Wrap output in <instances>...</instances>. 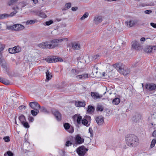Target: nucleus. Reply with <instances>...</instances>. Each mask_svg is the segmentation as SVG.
Here are the masks:
<instances>
[{"label":"nucleus","mask_w":156,"mask_h":156,"mask_svg":"<svg viewBox=\"0 0 156 156\" xmlns=\"http://www.w3.org/2000/svg\"><path fill=\"white\" fill-rule=\"evenodd\" d=\"M126 144L131 147H135L139 144V141L137 137L134 135H130L126 139Z\"/></svg>","instance_id":"nucleus-1"},{"label":"nucleus","mask_w":156,"mask_h":156,"mask_svg":"<svg viewBox=\"0 0 156 156\" xmlns=\"http://www.w3.org/2000/svg\"><path fill=\"white\" fill-rule=\"evenodd\" d=\"M25 27L20 24H16L12 25H7L6 29L9 30L20 31L23 30Z\"/></svg>","instance_id":"nucleus-2"},{"label":"nucleus","mask_w":156,"mask_h":156,"mask_svg":"<svg viewBox=\"0 0 156 156\" xmlns=\"http://www.w3.org/2000/svg\"><path fill=\"white\" fill-rule=\"evenodd\" d=\"M68 39L67 38H64L60 39H55L51 41V44H49L50 48H53L58 45V43H61L63 41H67Z\"/></svg>","instance_id":"nucleus-3"},{"label":"nucleus","mask_w":156,"mask_h":156,"mask_svg":"<svg viewBox=\"0 0 156 156\" xmlns=\"http://www.w3.org/2000/svg\"><path fill=\"white\" fill-rule=\"evenodd\" d=\"M113 66L115 68L119 73L122 74L124 75H126L129 73V71L127 70L124 69H122L119 63H116L113 65Z\"/></svg>","instance_id":"nucleus-4"},{"label":"nucleus","mask_w":156,"mask_h":156,"mask_svg":"<svg viewBox=\"0 0 156 156\" xmlns=\"http://www.w3.org/2000/svg\"><path fill=\"white\" fill-rule=\"evenodd\" d=\"M88 149L85 147L82 146L76 149V152L80 156H84Z\"/></svg>","instance_id":"nucleus-5"},{"label":"nucleus","mask_w":156,"mask_h":156,"mask_svg":"<svg viewBox=\"0 0 156 156\" xmlns=\"http://www.w3.org/2000/svg\"><path fill=\"white\" fill-rule=\"evenodd\" d=\"M91 117L89 116H85L82 121V123L87 127L89 126L90 123Z\"/></svg>","instance_id":"nucleus-6"},{"label":"nucleus","mask_w":156,"mask_h":156,"mask_svg":"<svg viewBox=\"0 0 156 156\" xmlns=\"http://www.w3.org/2000/svg\"><path fill=\"white\" fill-rule=\"evenodd\" d=\"M44 60L46 61V62H62L63 60L62 59H60L58 58H56L55 56H52L51 57H49L47 58H45Z\"/></svg>","instance_id":"nucleus-7"},{"label":"nucleus","mask_w":156,"mask_h":156,"mask_svg":"<svg viewBox=\"0 0 156 156\" xmlns=\"http://www.w3.org/2000/svg\"><path fill=\"white\" fill-rule=\"evenodd\" d=\"M145 88L147 90L153 91L156 89V85L155 84L152 83H147L146 84Z\"/></svg>","instance_id":"nucleus-8"},{"label":"nucleus","mask_w":156,"mask_h":156,"mask_svg":"<svg viewBox=\"0 0 156 156\" xmlns=\"http://www.w3.org/2000/svg\"><path fill=\"white\" fill-rule=\"evenodd\" d=\"M0 66H2L4 70L7 71V65L4 59L2 58V54L0 52Z\"/></svg>","instance_id":"nucleus-9"},{"label":"nucleus","mask_w":156,"mask_h":156,"mask_svg":"<svg viewBox=\"0 0 156 156\" xmlns=\"http://www.w3.org/2000/svg\"><path fill=\"white\" fill-rule=\"evenodd\" d=\"M132 47L136 50H139L142 49V46L140 43L136 40L132 43Z\"/></svg>","instance_id":"nucleus-10"},{"label":"nucleus","mask_w":156,"mask_h":156,"mask_svg":"<svg viewBox=\"0 0 156 156\" xmlns=\"http://www.w3.org/2000/svg\"><path fill=\"white\" fill-rule=\"evenodd\" d=\"M63 126L65 129L69 133H72L74 132L73 128L69 123H66L64 124Z\"/></svg>","instance_id":"nucleus-11"},{"label":"nucleus","mask_w":156,"mask_h":156,"mask_svg":"<svg viewBox=\"0 0 156 156\" xmlns=\"http://www.w3.org/2000/svg\"><path fill=\"white\" fill-rule=\"evenodd\" d=\"M156 49V46H147L144 49V51L145 52L147 53H150L155 51Z\"/></svg>","instance_id":"nucleus-12"},{"label":"nucleus","mask_w":156,"mask_h":156,"mask_svg":"<svg viewBox=\"0 0 156 156\" xmlns=\"http://www.w3.org/2000/svg\"><path fill=\"white\" fill-rule=\"evenodd\" d=\"M30 106L33 109H38L41 108L40 105L37 102H32L29 103Z\"/></svg>","instance_id":"nucleus-13"},{"label":"nucleus","mask_w":156,"mask_h":156,"mask_svg":"<svg viewBox=\"0 0 156 156\" xmlns=\"http://www.w3.org/2000/svg\"><path fill=\"white\" fill-rule=\"evenodd\" d=\"M103 20L102 16L99 15L95 16L94 19V23L96 24H98L101 23Z\"/></svg>","instance_id":"nucleus-14"},{"label":"nucleus","mask_w":156,"mask_h":156,"mask_svg":"<svg viewBox=\"0 0 156 156\" xmlns=\"http://www.w3.org/2000/svg\"><path fill=\"white\" fill-rule=\"evenodd\" d=\"M76 143L78 144H81L83 143L84 139L82 138L79 135H76L75 138Z\"/></svg>","instance_id":"nucleus-15"},{"label":"nucleus","mask_w":156,"mask_h":156,"mask_svg":"<svg viewBox=\"0 0 156 156\" xmlns=\"http://www.w3.org/2000/svg\"><path fill=\"white\" fill-rule=\"evenodd\" d=\"M90 94L92 98L94 100L103 97L102 95H100L97 92H91Z\"/></svg>","instance_id":"nucleus-16"},{"label":"nucleus","mask_w":156,"mask_h":156,"mask_svg":"<svg viewBox=\"0 0 156 156\" xmlns=\"http://www.w3.org/2000/svg\"><path fill=\"white\" fill-rule=\"evenodd\" d=\"M38 46L40 48H42L50 49L49 44L48 42H42L41 43L39 44L38 45Z\"/></svg>","instance_id":"nucleus-17"},{"label":"nucleus","mask_w":156,"mask_h":156,"mask_svg":"<svg viewBox=\"0 0 156 156\" xmlns=\"http://www.w3.org/2000/svg\"><path fill=\"white\" fill-rule=\"evenodd\" d=\"M20 51V48L18 47H14L12 48H10L9 49V52L11 54H14L19 52Z\"/></svg>","instance_id":"nucleus-18"},{"label":"nucleus","mask_w":156,"mask_h":156,"mask_svg":"<svg viewBox=\"0 0 156 156\" xmlns=\"http://www.w3.org/2000/svg\"><path fill=\"white\" fill-rule=\"evenodd\" d=\"M136 20H130L129 21H126L125 22L126 25L128 26L129 27H131L134 26L137 23Z\"/></svg>","instance_id":"nucleus-19"},{"label":"nucleus","mask_w":156,"mask_h":156,"mask_svg":"<svg viewBox=\"0 0 156 156\" xmlns=\"http://www.w3.org/2000/svg\"><path fill=\"white\" fill-rule=\"evenodd\" d=\"M75 106L76 107H84L86 105V102L84 101H76L75 103Z\"/></svg>","instance_id":"nucleus-20"},{"label":"nucleus","mask_w":156,"mask_h":156,"mask_svg":"<svg viewBox=\"0 0 156 156\" xmlns=\"http://www.w3.org/2000/svg\"><path fill=\"white\" fill-rule=\"evenodd\" d=\"M96 120L98 125H102L104 122L103 118L101 116L96 117Z\"/></svg>","instance_id":"nucleus-21"},{"label":"nucleus","mask_w":156,"mask_h":156,"mask_svg":"<svg viewBox=\"0 0 156 156\" xmlns=\"http://www.w3.org/2000/svg\"><path fill=\"white\" fill-rule=\"evenodd\" d=\"M54 115L58 121H60L62 119L61 114L58 111L56 110L54 112Z\"/></svg>","instance_id":"nucleus-22"},{"label":"nucleus","mask_w":156,"mask_h":156,"mask_svg":"<svg viewBox=\"0 0 156 156\" xmlns=\"http://www.w3.org/2000/svg\"><path fill=\"white\" fill-rule=\"evenodd\" d=\"M73 49L74 50H78L80 49V45L79 44L74 42L71 44Z\"/></svg>","instance_id":"nucleus-23"},{"label":"nucleus","mask_w":156,"mask_h":156,"mask_svg":"<svg viewBox=\"0 0 156 156\" xmlns=\"http://www.w3.org/2000/svg\"><path fill=\"white\" fill-rule=\"evenodd\" d=\"M100 56L98 55H90L88 57V58L90 61L97 60L99 59L100 58Z\"/></svg>","instance_id":"nucleus-24"},{"label":"nucleus","mask_w":156,"mask_h":156,"mask_svg":"<svg viewBox=\"0 0 156 156\" xmlns=\"http://www.w3.org/2000/svg\"><path fill=\"white\" fill-rule=\"evenodd\" d=\"M73 117L74 119H76V121L78 124H80L81 122H82V117L81 116L77 115H75Z\"/></svg>","instance_id":"nucleus-25"},{"label":"nucleus","mask_w":156,"mask_h":156,"mask_svg":"<svg viewBox=\"0 0 156 156\" xmlns=\"http://www.w3.org/2000/svg\"><path fill=\"white\" fill-rule=\"evenodd\" d=\"M46 79L45 80L46 81H48L49 80H51L52 77V75L51 73L49 72L48 70H47L46 72Z\"/></svg>","instance_id":"nucleus-26"},{"label":"nucleus","mask_w":156,"mask_h":156,"mask_svg":"<svg viewBox=\"0 0 156 156\" xmlns=\"http://www.w3.org/2000/svg\"><path fill=\"white\" fill-rule=\"evenodd\" d=\"M88 77V75L87 74L78 75L76 76V78L77 79H84Z\"/></svg>","instance_id":"nucleus-27"},{"label":"nucleus","mask_w":156,"mask_h":156,"mask_svg":"<svg viewBox=\"0 0 156 156\" xmlns=\"http://www.w3.org/2000/svg\"><path fill=\"white\" fill-rule=\"evenodd\" d=\"M39 112L38 109H34L31 111V114L34 116H36Z\"/></svg>","instance_id":"nucleus-28"},{"label":"nucleus","mask_w":156,"mask_h":156,"mask_svg":"<svg viewBox=\"0 0 156 156\" xmlns=\"http://www.w3.org/2000/svg\"><path fill=\"white\" fill-rule=\"evenodd\" d=\"M152 123H151V124L152 125H155L156 124V114H154L152 116Z\"/></svg>","instance_id":"nucleus-29"},{"label":"nucleus","mask_w":156,"mask_h":156,"mask_svg":"<svg viewBox=\"0 0 156 156\" xmlns=\"http://www.w3.org/2000/svg\"><path fill=\"white\" fill-rule=\"evenodd\" d=\"M120 101V99L119 98H115L113 99L112 101V103L115 105H117L119 104Z\"/></svg>","instance_id":"nucleus-30"},{"label":"nucleus","mask_w":156,"mask_h":156,"mask_svg":"<svg viewBox=\"0 0 156 156\" xmlns=\"http://www.w3.org/2000/svg\"><path fill=\"white\" fill-rule=\"evenodd\" d=\"M94 108L91 105H89L87 109V111L88 113H91L94 111Z\"/></svg>","instance_id":"nucleus-31"},{"label":"nucleus","mask_w":156,"mask_h":156,"mask_svg":"<svg viewBox=\"0 0 156 156\" xmlns=\"http://www.w3.org/2000/svg\"><path fill=\"white\" fill-rule=\"evenodd\" d=\"M18 0H9L7 4L9 6H11L15 4Z\"/></svg>","instance_id":"nucleus-32"},{"label":"nucleus","mask_w":156,"mask_h":156,"mask_svg":"<svg viewBox=\"0 0 156 156\" xmlns=\"http://www.w3.org/2000/svg\"><path fill=\"white\" fill-rule=\"evenodd\" d=\"M71 72L72 75L73 76H74L78 74L79 73V71L78 70H76L75 69H73L71 70Z\"/></svg>","instance_id":"nucleus-33"},{"label":"nucleus","mask_w":156,"mask_h":156,"mask_svg":"<svg viewBox=\"0 0 156 156\" xmlns=\"http://www.w3.org/2000/svg\"><path fill=\"white\" fill-rule=\"evenodd\" d=\"M16 9H18V8L17 6H16ZM12 9L13 10H14V11L10 13V14L9 15V16H14L15 14H16V13L17 12V11L15 10L16 7H13Z\"/></svg>","instance_id":"nucleus-34"},{"label":"nucleus","mask_w":156,"mask_h":156,"mask_svg":"<svg viewBox=\"0 0 156 156\" xmlns=\"http://www.w3.org/2000/svg\"><path fill=\"white\" fill-rule=\"evenodd\" d=\"M71 6V4L70 3H67L66 4L65 7L64 9H63L62 10H66L68 9H69Z\"/></svg>","instance_id":"nucleus-35"},{"label":"nucleus","mask_w":156,"mask_h":156,"mask_svg":"<svg viewBox=\"0 0 156 156\" xmlns=\"http://www.w3.org/2000/svg\"><path fill=\"white\" fill-rule=\"evenodd\" d=\"M156 143V139H154L152 140L151 142V148L153 147L154 146V145Z\"/></svg>","instance_id":"nucleus-36"},{"label":"nucleus","mask_w":156,"mask_h":156,"mask_svg":"<svg viewBox=\"0 0 156 156\" xmlns=\"http://www.w3.org/2000/svg\"><path fill=\"white\" fill-rule=\"evenodd\" d=\"M35 21L34 20H28L26 22V24L27 25L32 24H34Z\"/></svg>","instance_id":"nucleus-37"},{"label":"nucleus","mask_w":156,"mask_h":156,"mask_svg":"<svg viewBox=\"0 0 156 156\" xmlns=\"http://www.w3.org/2000/svg\"><path fill=\"white\" fill-rule=\"evenodd\" d=\"M41 112H44L46 113H49L47 109L45 107H42L41 108Z\"/></svg>","instance_id":"nucleus-38"},{"label":"nucleus","mask_w":156,"mask_h":156,"mask_svg":"<svg viewBox=\"0 0 156 156\" xmlns=\"http://www.w3.org/2000/svg\"><path fill=\"white\" fill-rule=\"evenodd\" d=\"M104 108L102 106L98 105L97 108V110L98 111H102L103 110Z\"/></svg>","instance_id":"nucleus-39"},{"label":"nucleus","mask_w":156,"mask_h":156,"mask_svg":"<svg viewBox=\"0 0 156 156\" xmlns=\"http://www.w3.org/2000/svg\"><path fill=\"white\" fill-rule=\"evenodd\" d=\"M2 83L6 85H8L10 84V82L9 80L5 79H3Z\"/></svg>","instance_id":"nucleus-40"},{"label":"nucleus","mask_w":156,"mask_h":156,"mask_svg":"<svg viewBox=\"0 0 156 156\" xmlns=\"http://www.w3.org/2000/svg\"><path fill=\"white\" fill-rule=\"evenodd\" d=\"M88 16V14L87 13H85L83 14V16L80 18V20H82L84 19L87 18Z\"/></svg>","instance_id":"nucleus-41"},{"label":"nucleus","mask_w":156,"mask_h":156,"mask_svg":"<svg viewBox=\"0 0 156 156\" xmlns=\"http://www.w3.org/2000/svg\"><path fill=\"white\" fill-rule=\"evenodd\" d=\"M19 119L22 123L24 122V120L25 119V117L24 116L21 115L19 116Z\"/></svg>","instance_id":"nucleus-42"},{"label":"nucleus","mask_w":156,"mask_h":156,"mask_svg":"<svg viewBox=\"0 0 156 156\" xmlns=\"http://www.w3.org/2000/svg\"><path fill=\"white\" fill-rule=\"evenodd\" d=\"M22 124L26 128H29V125L28 122H23L22 123Z\"/></svg>","instance_id":"nucleus-43"},{"label":"nucleus","mask_w":156,"mask_h":156,"mask_svg":"<svg viewBox=\"0 0 156 156\" xmlns=\"http://www.w3.org/2000/svg\"><path fill=\"white\" fill-rule=\"evenodd\" d=\"M39 16L40 17L43 18H45L46 17V16L45 14L41 12H40L39 13Z\"/></svg>","instance_id":"nucleus-44"},{"label":"nucleus","mask_w":156,"mask_h":156,"mask_svg":"<svg viewBox=\"0 0 156 156\" xmlns=\"http://www.w3.org/2000/svg\"><path fill=\"white\" fill-rule=\"evenodd\" d=\"M4 47V45L0 43V52L3 50Z\"/></svg>","instance_id":"nucleus-45"},{"label":"nucleus","mask_w":156,"mask_h":156,"mask_svg":"<svg viewBox=\"0 0 156 156\" xmlns=\"http://www.w3.org/2000/svg\"><path fill=\"white\" fill-rule=\"evenodd\" d=\"M3 139L4 140L5 142H9L10 141V139L9 136H5L3 138Z\"/></svg>","instance_id":"nucleus-46"},{"label":"nucleus","mask_w":156,"mask_h":156,"mask_svg":"<svg viewBox=\"0 0 156 156\" xmlns=\"http://www.w3.org/2000/svg\"><path fill=\"white\" fill-rule=\"evenodd\" d=\"M28 119L29 121L30 122H33L34 120V118L31 116H29Z\"/></svg>","instance_id":"nucleus-47"},{"label":"nucleus","mask_w":156,"mask_h":156,"mask_svg":"<svg viewBox=\"0 0 156 156\" xmlns=\"http://www.w3.org/2000/svg\"><path fill=\"white\" fill-rule=\"evenodd\" d=\"M53 23L52 20H51L48 21H46L45 22V24L47 26H49Z\"/></svg>","instance_id":"nucleus-48"},{"label":"nucleus","mask_w":156,"mask_h":156,"mask_svg":"<svg viewBox=\"0 0 156 156\" xmlns=\"http://www.w3.org/2000/svg\"><path fill=\"white\" fill-rule=\"evenodd\" d=\"M72 144V143L71 142L69 141H67L66 144V147H68L71 145Z\"/></svg>","instance_id":"nucleus-49"},{"label":"nucleus","mask_w":156,"mask_h":156,"mask_svg":"<svg viewBox=\"0 0 156 156\" xmlns=\"http://www.w3.org/2000/svg\"><path fill=\"white\" fill-rule=\"evenodd\" d=\"M6 153L9 156H13V154L10 151H7Z\"/></svg>","instance_id":"nucleus-50"},{"label":"nucleus","mask_w":156,"mask_h":156,"mask_svg":"<svg viewBox=\"0 0 156 156\" xmlns=\"http://www.w3.org/2000/svg\"><path fill=\"white\" fill-rule=\"evenodd\" d=\"M89 132H90V134L91 136H93V131L92 130V129L91 128H89Z\"/></svg>","instance_id":"nucleus-51"},{"label":"nucleus","mask_w":156,"mask_h":156,"mask_svg":"<svg viewBox=\"0 0 156 156\" xmlns=\"http://www.w3.org/2000/svg\"><path fill=\"white\" fill-rule=\"evenodd\" d=\"M152 11L151 10H146L144 11V13L146 14H149L152 12Z\"/></svg>","instance_id":"nucleus-52"},{"label":"nucleus","mask_w":156,"mask_h":156,"mask_svg":"<svg viewBox=\"0 0 156 156\" xmlns=\"http://www.w3.org/2000/svg\"><path fill=\"white\" fill-rule=\"evenodd\" d=\"M26 107L24 105H21L19 107V108L20 110H22L23 109H25Z\"/></svg>","instance_id":"nucleus-53"},{"label":"nucleus","mask_w":156,"mask_h":156,"mask_svg":"<svg viewBox=\"0 0 156 156\" xmlns=\"http://www.w3.org/2000/svg\"><path fill=\"white\" fill-rule=\"evenodd\" d=\"M151 26L153 27L154 28H156V23H150Z\"/></svg>","instance_id":"nucleus-54"},{"label":"nucleus","mask_w":156,"mask_h":156,"mask_svg":"<svg viewBox=\"0 0 156 156\" xmlns=\"http://www.w3.org/2000/svg\"><path fill=\"white\" fill-rule=\"evenodd\" d=\"M78 9L77 7H72L71 9L73 11H76Z\"/></svg>","instance_id":"nucleus-55"},{"label":"nucleus","mask_w":156,"mask_h":156,"mask_svg":"<svg viewBox=\"0 0 156 156\" xmlns=\"http://www.w3.org/2000/svg\"><path fill=\"white\" fill-rule=\"evenodd\" d=\"M152 136L154 137H156V130H154L152 134Z\"/></svg>","instance_id":"nucleus-56"},{"label":"nucleus","mask_w":156,"mask_h":156,"mask_svg":"<svg viewBox=\"0 0 156 156\" xmlns=\"http://www.w3.org/2000/svg\"><path fill=\"white\" fill-rule=\"evenodd\" d=\"M145 40V39L144 37H142L140 39V41H141V42H144Z\"/></svg>","instance_id":"nucleus-57"},{"label":"nucleus","mask_w":156,"mask_h":156,"mask_svg":"<svg viewBox=\"0 0 156 156\" xmlns=\"http://www.w3.org/2000/svg\"><path fill=\"white\" fill-rule=\"evenodd\" d=\"M34 4H36L38 2V0H32Z\"/></svg>","instance_id":"nucleus-58"},{"label":"nucleus","mask_w":156,"mask_h":156,"mask_svg":"<svg viewBox=\"0 0 156 156\" xmlns=\"http://www.w3.org/2000/svg\"><path fill=\"white\" fill-rule=\"evenodd\" d=\"M5 17V16H3V15H0V19L3 18Z\"/></svg>","instance_id":"nucleus-59"},{"label":"nucleus","mask_w":156,"mask_h":156,"mask_svg":"<svg viewBox=\"0 0 156 156\" xmlns=\"http://www.w3.org/2000/svg\"><path fill=\"white\" fill-rule=\"evenodd\" d=\"M3 79V78L0 77V82L2 83Z\"/></svg>","instance_id":"nucleus-60"},{"label":"nucleus","mask_w":156,"mask_h":156,"mask_svg":"<svg viewBox=\"0 0 156 156\" xmlns=\"http://www.w3.org/2000/svg\"><path fill=\"white\" fill-rule=\"evenodd\" d=\"M102 76H106V73L105 72H103Z\"/></svg>","instance_id":"nucleus-61"},{"label":"nucleus","mask_w":156,"mask_h":156,"mask_svg":"<svg viewBox=\"0 0 156 156\" xmlns=\"http://www.w3.org/2000/svg\"><path fill=\"white\" fill-rule=\"evenodd\" d=\"M15 124H17V122H16V117H15Z\"/></svg>","instance_id":"nucleus-62"},{"label":"nucleus","mask_w":156,"mask_h":156,"mask_svg":"<svg viewBox=\"0 0 156 156\" xmlns=\"http://www.w3.org/2000/svg\"><path fill=\"white\" fill-rule=\"evenodd\" d=\"M142 87L143 88V89H144V84H143V83L142 84Z\"/></svg>","instance_id":"nucleus-63"},{"label":"nucleus","mask_w":156,"mask_h":156,"mask_svg":"<svg viewBox=\"0 0 156 156\" xmlns=\"http://www.w3.org/2000/svg\"><path fill=\"white\" fill-rule=\"evenodd\" d=\"M106 90L107 91H108V89H107V87H106Z\"/></svg>","instance_id":"nucleus-64"}]
</instances>
